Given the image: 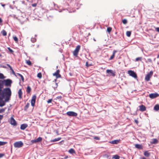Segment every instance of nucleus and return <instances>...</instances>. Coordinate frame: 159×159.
Wrapping results in <instances>:
<instances>
[{"mask_svg":"<svg viewBox=\"0 0 159 159\" xmlns=\"http://www.w3.org/2000/svg\"><path fill=\"white\" fill-rule=\"evenodd\" d=\"M135 147L139 149H143V146L139 144H136L135 145Z\"/></svg>","mask_w":159,"mask_h":159,"instance_id":"obj_18","label":"nucleus"},{"mask_svg":"<svg viewBox=\"0 0 159 159\" xmlns=\"http://www.w3.org/2000/svg\"><path fill=\"white\" fill-rule=\"evenodd\" d=\"M13 39L16 42H17L18 41V39L16 36L13 37Z\"/></svg>","mask_w":159,"mask_h":159,"instance_id":"obj_43","label":"nucleus"},{"mask_svg":"<svg viewBox=\"0 0 159 159\" xmlns=\"http://www.w3.org/2000/svg\"><path fill=\"white\" fill-rule=\"evenodd\" d=\"M7 143V142L0 141V146H2L5 145Z\"/></svg>","mask_w":159,"mask_h":159,"instance_id":"obj_34","label":"nucleus"},{"mask_svg":"<svg viewBox=\"0 0 159 159\" xmlns=\"http://www.w3.org/2000/svg\"><path fill=\"white\" fill-rule=\"evenodd\" d=\"M68 158V156H66L65 157H64V158L65 159H66Z\"/></svg>","mask_w":159,"mask_h":159,"instance_id":"obj_60","label":"nucleus"},{"mask_svg":"<svg viewBox=\"0 0 159 159\" xmlns=\"http://www.w3.org/2000/svg\"><path fill=\"white\" fill-rule=\"evenodd\" d=\"M17 74L20 77L22 81L23 82H24V78L23 76V75H22L21 74H20L19 73H17Z\"/></svg>","mask_w":159,"mask_h":159,"instance_id":"obj_27","label":"nucleus"},{"mask_svg":"<svg viewBox=\"0 0 159 159\" xmlns=\"http://www.w3.org/2000/svg\"><path fill=\"white\" fill-rule=\"evenodd\" d=\"M159 96V94L157 93H151L149 95V97L151 99L155 98Z\"/></svg>","mask_w":159,"mask_h":159,"instance_id":"obj_11","label":"nucleus"},{"mask_svg":"<svg viewBox=\"0 0 159 159\" xmlns=\"http://www.w3.org/2000/svg\"><path fill=\"white\" fill-rule=\"evenodd\" d=\"M18 94L19 95V97L20 99H21L22 98V92L21 89H19L18 91Z\"/></svg>","mask_w":159,"mask_h":159,"instance_id":"obj_17","label":"nucleus"},{"mask_svg":"<svg viewBox=\"0 0 159 159\" xmlns=\"http://www.w3.org/2000/svg\"><path fill=\"white\" fill-rule=\"evenodd\" d=\"M31 91V88L30 86H28L27 87L26 91V92L29 93Z\"/></svg>","mask_w":159,"mask_h":159,"instance_id":"obj_22","label":"nucleus"},{"mask_svg":"<svg viewBox=\"0 0 159 159\" xmlns=\"http://www.w3.org/2000/svg\"><path fill=\"white\" fill-rule=\"evenodd\" d=\"M134 121H135V123L137 124H138L139 123L138 121L137 120H135Z\"/></svg>","mask_w":159,"mask_h":159,"instance_id":"obj_51","label":"nucleus"},{"mask_svg":"<svg viewBox=\"0 0 159 159\" xmlns=\"http://www.w3.org/2000/svg\"><path fill=\"white\" fill-rule=\"evenodd\" d=\"M5 109H0V113L4 112L5 111Z\"/></svg>","mask_w":159,"mask_h":159,"instance_id":"obj_42","label":"nucleus"},{"mask_svg":"<svg viewBox=\"0 0 159 159\" xmlns=\"http://www.w3.org/2000/svg\"><path fill=\"white\" fill-rule=\"evenodd\" d=\"M7 65L9 68L10 67V66H11L9 64H7Z\"/></svg>","mask_w":159,"mask_h":159,"instance_id":"obj_58","label":"nucleus"},{"mask_svg":"<svg viewBox=\"0 0 159 159\" xmlns=\"http://www.w3.org/2000/svg\"><path fill=\"white\" fill-rule=\"evenodd\" d=\"M12 72V74L14 75H15V76H16V74L15 73V72H14V71L13 70H12L11 71Z\"/></svg>","mask_w":159,"mask_h":159,"instance_id":"obj_53","label":"nucleus"},{"mask_svg":"<svg viewBox=\"0 0 159 159\" xmlns=\"http://www.w3.org/2000/svg\"><path fill=\"white\" fill-rule=\"evenodd\" d=\"M60 72V70H57L55 73H53V75L56 77V79L61 77V75L59 74Z\"/></svg>","mask_w":159,"mask_h":159,"instance_id":"obj_9","label":"nucleus"},{"mask_svg":"<svg viewBox=\"0 0 159 159\" xmlns=\"http://www.w3.org/2000/svg\"><path fill=\"white\" fill-rule=\"evenodd\" d=\"M80 46L79 45H77L74 51H73V54L74 56L77 57L78 55V52L80 49Z\"/></svg>","mask_w":159,"mask_h":159,"instance_id":"obj_4","label":"nucleus"},{"mask_svg":"<svg viewBox=\"0 0 159 159\" xmlns=\"http://www.w3.org/2000/svg\"><path fill=\"white\" fill-rule=\"evenodd\" d=\"M153 71H151L149 73L147 74L145 78V80L147 81H148L150 80V78H151L153 74Z\"/></svg>","mask_w":159,"mask_h":159,"instance_id":"obj_2","label":"nucleus"},{"mask_svg":"<svg viewBox=\"0 0 159 159\" xmlns=\"http://www.w3.org/2000/svg\"><path fill=\"white\" fill-rule=\"evenodd\" d=\"M37 76L39 79H41L42 77V75L41 73V72L37 74Z\"/></svg>","mask_w":159,"mask_h":159,"instance_id":"obj_32","label":"nucleus"},{"mask_svg":"<svg viewBox=\"0 0 159 159\" xmlns=\"http://www.w3.org/2000/svg\"><path fill=\"white\" fill-rule=\"evenodd\" d=\"M154 109L156 111H158L159 110V105L157 104L154 107Z\"/></svg>","mask_w":159,"mask_h":159,"instance_id":"obj_29","label":"nucleus"},{"mask_svg":"<svg viewBox=\"0 0 159 159\" xmlns=\"http://www.w3.org/2000/svg\"><path fill=\"white\" fill-rule=\"evenodd\" d=\"M3 118V116L2 115H0V120L2 119Z\"/></svg>","mask_w":159,"mask_h":159,"instance_id":"obj_54","label":"nucleus"},{"mask_svg":"<svg viewBox=\"0 0 159 159\" xmlns=\"http://www.w3.org/2000/svg\"><path fill=\"white\" fill-rule=\"evenodd\" d=\"M112 30V28L111 27H108L107 29V31L109 33H110L111 31Z\"/></svg>","mask_w":159,"mask_h":159,"instance_id":"obj_33","label":"nucleus"},{"mask_svg":"<svg viewBox=\"0 0 159 159\" xmlns=\"http://www.w3.org/2000/svg\"><path fill=\"white\" fill-rule=\"evenodd\" d=\"M94 139L97 140H99L100 138L99 137L97 136H95L94 137Z\"/></svg>","mask_w":159,"mask_h":159,"instance_id":"obj_46","label":"nucleus"},{"mask_svg":"<svg viewBox=\"0 0 159 159\" xmlns=\"http://www.w3.org/2000/svg\"><path fill=\"white\" fill-rule=\"evenodd\" d=\"M28 127V125L26 124H23L20 126V128L21 130H24Z\"/></svg>","mask_w":159,"mask_h":159,"instance_id":"obj_16","label":"nucleus"},{"mask_svg":"<svg viewBox=\"0 0 159 159\" xmlns=\"http://www.w3.org/2000/svg\"><path fill=\"white\" fill-rule=\"evenodd\" d=\"M5 6V4H2V6L3 7H4Z\"/></svg>","mask_w":159,"mask_h":159,"instance_id":"obj_61","label":"nucleus"},{"mask_svg":"<svg viewBox=\"0 0 159 159\" xmlns=\"http://www.w3.org/2000/svg\"><path fill=\"white\" fill-rule=\"evenodd\" d=\"M3 81L0 80V92L2 91V89L3 88Z\"/></svg>","mask_w":159,"mask_h":159,"instance_id":"obj_20","label":"nucleus"},{"mask_svg":"<svg viewBox=\"0 0 159 159\" xmlns=\"http://www.w3.org/2000/svg\"><path fill=\"white\" fill-rule=\"evenodd\" d=\"M66 114L69 116H76L77 115V114L74 111H69L67 112Z\"/></svg>","mask_w":159,"mask_h":159,"instance_id":"obj_10","label":"nucleus"},{"mask_svg":"<svg viewBox=\"0 0 159 159\" xmlns=\"http://www.w3.org/2000/svg\"><path fill=\"white\" fill-rule=\"evenodd\" d=\"M23 145V143L21 141L16 142L14 144V145L15 148H20Z\"/></svg>","mask_w":159,"mask_h":159,"instance_id":"obj_6","label":"nucleus"},{"mask_svg":"<svg viewBox=\"0 0 159 159\" xmlns=\"http://www.w3.org/2000/svg\"><path fill=\"white\" fill-rule=\"evenodd\" d=\"M144 155L145 156L148 157L150 156V153L148 151H146L144 152Z\"/></svg>","mask_w":159,"mask_h":159,"instance_id":"obj_23","label":"nucleus"},{"mask_svg":"<svg viewBox=\"0 0 159 159\" xmlns=\"http://www.w3.org/2000/svg\"><path fill=\"white\" fill-rule=\"evenodd\" d=\"M86 66L88 67L90 66H91V65L89 64L88 62H87L86 63Z\"/></svg>","mask_w":159,"mask_h":159,"instance_id":"obj_49","label":"nucleus"},{"mask_svg":"<svg viewBox=\"0 0 159 159\" xmlns=\"http://www.w3.org/2000/svg\"><path fill=\"white\" fill-rule=\"evenodd\" d=\"M126 34L128 37H129L131 35V32L130 31H127L126 32Z\"/></svg>","mask_w":159,"mask_h":159,"instance_id":"obj_31","label":"nucleus"},{"mask_svg":"<svg viewBox=\"0 0 159 159\" xmlns=\"http://www.w3.org/2000/svg\"><path fill=\"white\" fill-rule=\"evenodd\" d=\"M139 110L141 111H144L146 110V107L143 105L140 106L139 107Z\"/></svg>","mask_w":159,"mask_h":159,"instance_id":"obj_14","label":"nucleus"},{"mask_svg":"<svg viewBox=\"0 0 159 159\" xmlns=\"http://www.w3.org/2000/svg\"><path fill=\"white\" fill-rule=\"evenodd\" d=\"M1 33L4 36H6L7 35V33L6 31L4 30H3L2 31Z\"/></svg>","mask_w":159,"mask_h":159,"instance_id":"obj_25","label":"nucleus"},{"mask_svg":"<svg viewBox=\"0 0 159 159\" xmlns=\"http://www.w3.org/2000/svg\"><path fill=\"white\" fill-rule=\"evenodd\" d=\"M10 69L11 70V71L13 70L11 66H10Z\"/></svg>","mask_w":159,"mask_h":159,"instance_id":"obj_56","label":"nucleus"},{"mask_svg":"<svg viewBox=\"0 0 159 159\" xmlns=\"http://www.w3.org/2000/svg\"><path fill=\"white\" fill-rule=\"evenodd\" d=\"M122 22L124 24H126L127 23V21L126 19H124L122 20Z\"/></svg>","mask_w":159,"mask_h":159,"instance_id":"obj_39","label":"nucleus"},{"mask_svg":"<svg viewBox=\"0 0 159 159\" xmlns=\"http://www.w3.org/2000/svg\"><path fill=\"white\" fill-rule=\"evenodd\" d=\"M159 55H158V56H157V58H159Z\"/></svg>","mask_w":159,"mask_h":159,"instance_id":"obj_62","label":"nucleus"},{"mask_svg":"<svg viewBox=\"0 0 159 159\" xmlns=\"http://www.w3.org/2000/svg\"><path fill=\"white\" fill-rule=\"evenodd\" d=\"M4 154H3L0 153V158L3 157L4 156Z\"/></svg>","mask_w":159,"mask_h":159,"instance_id":"obj_52","label":"nucleus"},{"mask_svg":"<svg viewBox=\"0 0 159 159\" xmlns=\"http://www.w3.org/2000/svg\"><path fill=\"white\" fill-rule=\"evenodd\" d=\"M146 62H148L150 63H152V60L151 58H148V59L147 61H146Z\"/></svg>","mask_w":159,"mask_h":159,"instance_id":"obj_44","label":"nucleus"},{"mask_svg":"<svg viewBox=\"0 0 159 159\" xmlns=\"http://www.w3.org/2000/svg\"><path fill=\"white\" fill-rule=\"evenodd\" d=\"M113 158H114L115 159H119L120 157L118 155H116L113 156Z\"/></svg>","mask_w":159,"mask_h":159,"instance_id":"obj_35","label":"nucleus"},{"mask_svg":"<svg viewBox=\"0 0 159 159\" xmlns=\"http://www.w3.org/2000/svg\"><path fill=\"white\" fill-rule=\"evenodd\" d=\"M30 106V104L28 103L24 108V110L25 111H27L28 108H29Z\"/></svg>","mask_w":159,"mask_h":159,"instance_id":"obj_30","label":"nucleus"},{"mask_svg":"<svg viewBox=\"0 0 159 159\" xmlns=\"http://www.w3.org/2000/svg\"><path fill=\"white\" fill-rule=\"evenodd\" d=\"M52 99H49L47 101V103H51L52 101Z\"/></svg>","mask_w":159,"mask_h":159,"instance_id":"obj_47","label":"nucleus"},{"mask_svg":"<svg viewBox=\"0 0 159 159\" xmlns=\"http://www.w3.org/2000/svg\"><path fill=\"white\" fill-rule=\"evenodd\" d=\"M36 98V96L35 95H33L32 97L31 103V105L33 107H34L35 105Z\"/></svg>","mask_w":159,"mask_h":159,"instance_id":"obj_12","label":"nucleus"},{"mask_svg":"<svg viewBox=\"0 0 159 159\" xmlns=\"http://www.w3.org/2000/svg\"><path fill=\"white\" fill-rule=\"evenodd\" d=\"M26 63L29 65L31 66L32 64L30 60L26 61Z\"/></svg>","mask_w":159,"mask_h":159,"instance_id":"obj_40","label":"nucleus"},{"mask_svg":"<svg viewBox=\"0 0 159 159\" xmlns=\"http://www.w3.org/2000/svg\"><path fill=\"white\" fill-rule=\"evenodd\" d=\"M128 74L131 76L133 77L135 79L137 77V75L136 73L133 71L129 70L128 71Z\"/></svg>","mask_w":159,"mask_h":159,"instance_id":"obj_7","label":"nucleus"},{"mask_svg":"<svg viewBox=\"0 0 159 159\" xmlns=\"http://www.w3.org/2000/svg\"><path fill=\"white\" fill-rule=\"evenodd\" d=\"M10 69L11 70V71L13 70L11 66H10Z\"/></svg>","mask_w":159,"mask_h":159,"instance_id":"obj_57","label":"nucleus"},{"mask_svg":"<svg viewBox=\"0 0 159 159\" xmlns=\"http://www.w3.org/2000/svg\"><path fill=\"white\" fill-rule=\"evenodd\" d=\"M2 20L1 18L0 17V23H2Z\"/></svg>","mask_w":159,"mask_h":159,"instance_id":"obj_55","label":"nucleus"},{"mask_svg":"<svg viewBox=\"0 0 159 159\" xmlns=\"http://www.w3.org/2000/svg\"><path fill=\"white\" fill-rule=\"evenodd\" d=\"M117 52V51L116 50H114L112 55L109 58L110 60H111L113 59L115 56V53Z\"/></svg>","mask_w":159,"mask_h":159,"instance_id":"obj_19","label":"nucleus"},{"mask_svg":"<svg viewBox=\"0 0 159 159\" xmlns=\"http://www.w3.org/2000/svg\"><path fill=\"white\" fill-rule=\"evenodd\" d=\"M141 159H146V158L144 157H142L141 158Z\"/></svg>","mask_w":159,"mask_h":159,"instance_id":"obj_59","label":"nucleus"},{"mask_svg":"<svg viewBox=\"0 0 159 159\" xmlns=\"http://www.w3.org/2000/svg\"><path fill=\"white\" fill-rule=\"evenodd\" d=\"M69 152L71 154L75 153V151L72 148L70 149L69 151Z\"/></svg>","mask_w":159,"mask_h":159,"instance_id":"obj_28","label":"nucleus"},{"mask_svg":"<svg viewBox=\"0 0 159 159\" xmlns=\"http://www.w3.org/2000/svg\"><path fill=\"white\" fill-rule=\"evenodd\" d=\"M37 4L36 3H34L32 4V6L33 7H36L37 6Z\"/></svg>","mask_w":159,"mask_h":159,"instance_id":"obj_48","label":"nucleus"},{"mask_svg":"<svg viewBox=\"0 0 159 159\" xmlns=\"http://www.w3.org/2000/svg\"><path fill=\"white\" fill-rule=\"evenodd\" d=\"M13 115L10 118L9 123L11 125L15 126L16 125L17 123L15 120L13 118Z\"/></svg>","mask_w":159,"mask_h":159,"instance_id":"obj_8","label":"nucleus"},{"mask_svg":"<svg viewBox=\"0 0 159 159\" xmlns=\"http://www.w3.org/2000/svg\"><path fill=\"white\" fill-rule=\"evenodd\" d=\"M57 81V79H55L54 81H53L52 87L55 89V88H57L58 86L57 84L56 83Z\"/></svg>","mask_w":159,"mask_h":159,"instance_id":"obj_15","label":"nucleus"},{"mask_svg":"<svg viewBox=\"0 0 159 159\" xmlns=\"http://www.w3.org/2000/svg\"><path fill=\"white\" fill-rule=\"evenodd\" d=\"M5 78V77L4 76V75L0 73V79H4Z\"/></svg>","mask_w":159,"mask_h":159,"instance_id":"obj_37","label":"nucleus"},{"mask_svg":"<svg viewBox=\"0 0 159 159\" xmlns=\"http://www.w3.org/2000/svg\"><path fill=\"white\" fill-rule=\"evenodd\" d=\"M7 48L11 53H13V51L12 49H11L10 48L8 47Z\"/></svg>","mask_w":159,"mask_h":159,"instance_id":"obj_41","label":"nucleus"},{"mask_svg":"<svg viewBox=\"0 0 159 159\" xmlns=\"http://www.w3.org/2000/svg\"><path fill=\"white\" fill-rule=\"evenodd\" d=\"M119 140H113L111 141V142H110V143L112 144H117L119 143Z\"/></svg>","mask_w":159,"mask_h":159,"instance_id":"obj_26","label":"nucleus"},{"mask_svg":"<svg viewBox=\"0 0 159 159\" xmlns=\"http://www.w3.org/2000/svg\"><path fill=\"white\" fill-rule=\"evenodd\" d=\"M61 138H56L54 139L51 140V142H55L56 141H58L60 140H61Z\"/></svg>","mask_w":159,"mask_h":159,"instance_id":"obj_24","label":"nucleus"},{"mask_svg":"<svg viewBox=\"0 0 159 159\" xmlns=\"http://www.w3.org/2000/svg\"><path fill=\"white\" fill-rule=\"evenodd\" d=\"M0 94L4 98H5V101L8 102L10 99L11 92L10 88H7L0 92Z\"/></svg>","mask_w":159,"mask_h":159,"instance_id":"obj_1","label":"nucleus"},{"mask_svg":"<svg viewBox=\"0 0 159 159\" xmlns=\"http://www.w3.org/2000/svg\"><path fill=\"white\" fill-rule=\"evenodd\" d=\"M107 73L108 74H110V75L112 76H115V74L114 72L112 70H106Z\"/></svg>","mask_w":159,"mask_h":159,"instance_id":"obj_13","label":"nucleus"},{"mask_svg":"<svg viewBox=\"0 0 159 159\" xmlns=\"http://www.w3.org/2000/svg\"><path fill=\"white\" fill-rule=\"evenodd\" d=\"M2 56V55L1 54H0V57H1Z\"/></svg>","mask_w":159,"mask_h":159,"instance_id":"obj_63","label":"nucleus"},{"mask_svg":"<svg viewBox=\"0 0 159 159\" xmlns=\"http://www.w3.org/2000/svg\"><path fill=\"white\" fill-rule=\"evenodd\" d=\"M3 81V84L4 83L6 86H11V84L12 83V81L11 80L8 79L6 80H4Z\"/></svg>","mask_w":159,"mask_h":159,"instance_id":"obj_5","label":"nucleus"},{"mask_svg":"<svg viewBox=\"0 0 159 159\" xmlns=\"http://www.w3.org/2000/svg\"><path fill=\"white\" fill-rule=\"evenodd\" d=\"M158 140L156 139H152V141L151 142L152 144H156L158 143Z\"/></svg>","mask_w":159,"mask_h":159,"instance_id":"obj_21","label":"nucleus"},{"mask_svg":"<svg viewBox=\"0 0 159 159\" xmlns=\"http://www.w3.org/2000/svg\"><path fill=\"white\" fill-rule=\"evenodd\" d=\"M42 139L41 137H39L37 139H36V140L37 142H41L42 141Z\"/></svg>","mask_w":159,"mask_h":159,"instance_id":"obj_36","label":"nucleus"},{"mask_svg":"<svg viewBox=\"0 0 159 159\" xmlns=\"http://www.w3.org/2000/svg\"><path fill=\"white\" fill-rule=\"evenodd\" d=\"M142 59V57H138L136 58L135 59V61H141Z\"/></svg>","mask_w":159,"mask_h":159,"instance_id":"obj_38","label":"nucleus"},{"mask_svg":"<svg viewBox=\"0 0 159 159\" xmlns=\"http://www.w3.org/2000/svg\"><path fill=\"white\" fill-rule=\"evenodd\" d=\"M155 29L156 31L159 32V27H157Z\"/></svg>","mask_w":159,"mask_h":159,"instance_id":"obj_50","label":"nucleus"},{"mask_svg":"<svg viewBox=\"0 0 159 159\" xmlns=\"http://www.w3.org/2000/svg\"><path fill=\"white\" fill-rule=\"evenodd\" d=\"M4 98L3 96H2L0 94V107H2L4 106H5L6 104V102H6L5 101V99L4 100H3Z\"/></svg>","mask_w":159,"mask_h":159,"instance_id":"obj_3","label":"nucleus"},{"mask_svg":"<svg viewBox=\"0 0 159 159\" xmlns=\"http://www.w3.org/2000/svg\"><path fill=\"white\" fill-rule=\"evenodd\" d=\"M31 142L32 143H34L37 142L36 139L32 140H31Z\"/></svg>","mask_w":159,"mask_h":159,"instance_id":"obj_45","label":"nucleus"}]
</instances>
